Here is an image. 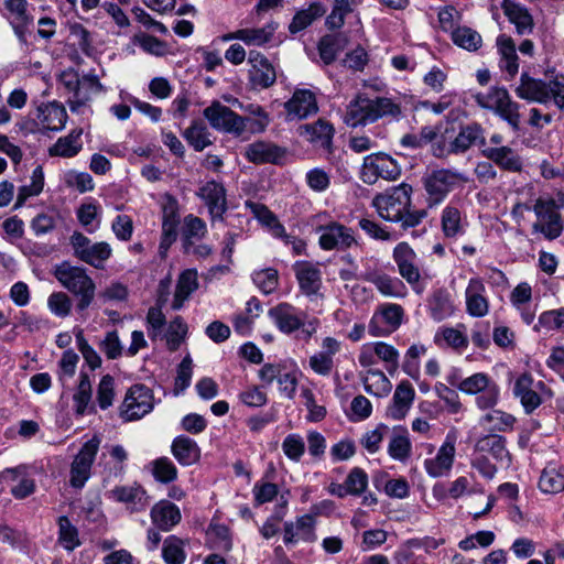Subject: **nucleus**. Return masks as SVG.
<instances>
[{
  "label": "nucleus",
  "mask_w": 564,
  "mask_h": 564,
  "mask_svg": "<svg viewBox=\"0 0 564 564\" xmlns=\"http://www.w3.org/2000/svg\"><path fill=\"white\" fill-rule=\"evenodd\" d=\"M171 452L175 459L183 466H191L199 460L200 448L188 436H176L171 445Z\"/></svg>",
  "instance_id": "32"
},
{
  "label": "nucleus",
  "mask_w": 564,
  "mask_h": 564,
  "mask_svg": "<svg viewBox=\"0 0 564 564\" xmlns=\"http://www.w3.org/2000/svg\"><path fill=\"white\" fill-rule=\"evenodd\" d=\"M26 468L18 466L14 468H7L2 471L3 480L19 482L11 488V494L17 499H24L32 495L35 490V482L32 478L25 477Z\"/></svg>",
  "instance_id": "37"
},
{
  "label": "nucleus",
  "mask_w": 564,
  "mask_h": 564,
  "mask_svg": "<svg viewBox=\"0 0 564 564\" xmlns=\"http://www.w3.org/2000/svg\"><path fill=\"white\" fill-rule=\"evenodd\" d=\"M170 284H161L158 291L156 304L149 308L145 316V327L148 335L152 341L163 338V329L166 325V317L162 312V307L169 300Z\"/></svg>",
  "instance_id": "18"
},
{
  "label": "nucleus",
  "mask_w": 564,
  "mask_h": 564,
  "mask_svg": "<svg viewBox=\"0 0 564 564\" xmlns=\"http://www.w3.org/2000/svg\"><path fill=\"white\" fill-rule=\"evenodd\" d=\"M69 39L73 44L76 45L82 53L90 56L94 51L93 37L90 32L80 23L74 22L69 26Z\"/></svg>",
  "instance_id": "61"
},
{
  "label": "nucleus",
  "mask_w": 564,
  "mask_h": 564,
  "mask_svg": "<svg viewBox=\"0 0 564 564\" xmlns=\"http://www.w3.org/2000/svg\"><path fill=\"white\" fill-rule=\"evenodd\" d=\"M182 135L186 142L198 152L213 143L210 140V132L206 124L199 120L192 121L191 126L184 130Z\"/></svg>",
  "instance_id": "48"
},
{
  "label": "nucleus",
  "mask_w": 564,
  "mask_h": 564,
  "mask_svg": "<svg viewBox=\"0 0 564 564\" xmlns=\"http://www.w3.org/2000/svg\"><path fill=\"white\" fill-rule=\"evenodd\" d=\"M300 540L313 542L316 540L315 520L311 514L299 517L295 521H288L283 527V542L295 544Z\"/></svg>",
  "instance_id": "22"
},
{
  "label": "nucleus",
  "mask_w": 564,
  "mask_h": 564,
  "mask_svg": "<svg viewBox=\"0 0 564 564\" xmlns=\"http://www.w3.org/2000/svg\"><path fill=\"white\" fill-rule=\"evenodd\" d=\"M282 452L290 460L299 463L305 453L304 438L297 433H291L285 436L282 444Z\"/></svg>",
  "instance_id": "62"
},
{
  "label": "nucleus",
  "mask_w": 564,
  "mask_h": 564,
  "mask_svg": "<svg viewBox=\"0 0 564 564\" xmlns=\"http://www.w3.org/2000/svg\"><path fill=\"white\" fill-rule=\"evenodd\" d=\"M516 94L519 98L530 102L547 104L550 101V82L535 79L527 73H522Z\"/></svg>",
  "instance_id": "23"
},
{
  "label": "nucleus",
  "mask_w": 564,
  "mask_h": 564,
  "mask_svg": "<svg viewBox=\"0 0 564 564\" xmlns=\"http://www.w3.org/2000/svg\"><path fill=\"white\" fill-rule=\"evenodd\" d=\"M481 154L506 172L520 173L523 169L521 155L510 147H487Z\"/></svg>",
  "instance_id": "21"
},
{
  "label": "nucleus",
  "mask_w": 564,
  "mask_h": 564,
  "mask_svg": "<svg viewBox=\"0 0 564 564\" xmlns=\"http://www.w3.org/2000/svg\"><path fill=\"white\" fill-rule=\"evenodd\" d=\"M401 113L400 105L391 98L358 93L346 108L344 122L351 128L365 127L386 117L399 119Z\"/></svg>",
  "instance_id": "1"
},
{
  "label": "nucleus",
  "mask_w": 564,
  "mask_h": 564,
  "mask_svg": "<svg viewBox=\"0 0 564 564\" xmlns=\"http://www.w3.org/2000/svg\"><path fill=\"white\" fill-rule=\"evenodd\" d=\"M412 452V443L405 427L394 429L393 434L389 441L388 454L389 456L399 462H405Z\"/></svg>",
  "instance_id": "42"
},
{
  "label": "nucleus",
  "mask_w": 564,
  "mask_h": 564,
  "mask_svg": "<svg viewBox=\"0 0 564 564\" xmlns=\"http://www.w3.org/2000/svg\"><path fill=\"white\" fill-rule=\"evenodd\" d=\"M412 186L401 183L382 194L375 196L372 206L377 209L379 216L388 221H399L402 213L411 206Z\"/></svg>",
  "instance_id": "5"
},
{
  "label": "nucleus",
  "mask_w": 564,
  "mask_h": 564,
  "mask_svg": "<svg viewBox=\"0 0 564 564\" xmlns=\"http://www.w3.org/2000/svg\"><path fill=\"white\" fill-rule=\"evenodd\" d=\"M240 108L249 115L247 117H243V120L246 122L245 133H262L267 129L270 119L269 115L261 106L257 104H249L247 106L240 105Z\"/></svg>",
  "instance_id": "46"
},
{
  "label": "nucleus",
  "mask_w": 564,
  "mask_h": 564,
  "mask_svg": "<svg viewBox=\"0 0 564 564\" xmlns=\"http://www.w3.org/2000/svg\"><path fill=\"white\" fill-rule=\"evenodd\" d=\"M187 334V325L183 321L181 316L174 317L165 332L163 334V337L166 340V346L169 350L175 351L181 346L182 341L184 340L185 336Z\"/></svg>",
  "instance_id": "60"
},
{
  "label": "nucleus",
  "mask_w": 564,
  "mask_h": 564,
  "mask_svg": "<svg viewBox=\"0 0 564 564\" xmlns=\"http://www.w3.org/2000/svg\"><path fill=\"white\" fill-rule=\"evenodd\" d=\"M58 542L67 551L80 545L77 528L64 516L58 518Z\"/></svg>",
  "instance_id": "59"
},
{
  "label": "nucleus",
  "mask_w": 564,
  "mask_h": 564,
  "mask_svg": "<svg viewBox=\"0 0 564 564\" xmlns=\"http://www.w3.org/2000/svg\"><path fill=\"white\" fill-rule=\"evenodd\" d=\"M465 325L456 327H441L434 335V343L440 347H451L456 350H464L468 346L467 335L464 333Z\"/></svg>",
  "instance_id": "39"
},
{
  "label": "nucleus",
  "mask_w": 564,
  "mask_h": 564,
  "mask_svg": "<svg viewBox=\"0 0 564 564\" xmlns=\"http://www.w3.org/2000/svg\"><path fill=\"white\" fill-rule=\"evenodd\" d=\"M203 116L209 122L210 127L217 131L231 134L236 138L245 134L246 122L243 117L218 100H214L206 107L203 110Z\"/></svg>",
  "instance_id": "9"
},
{
  "label": "nucleus",
  "mask_w": 564,
  "mask_h": 564,
  "mask_svg": "<svg viewBox=\"0 0 564 564\" xmlns=\"http://www.w3.org/2000/svg\"><path fill=\"white\" fill-rule=\"evenodd\" d=\"M54 274L58 282H91L84 268L72 265L69 262L57 265Z\"/></svg>",
  "instance_id": "63"
},
{
  "label": "nucleus",
  "mask_w": 564,
  "mask_h": 564,
  "mask_svg": "<svg viewBox=\"0 0 564 564\" xmlns=\"http://www.w3.org/2000/svg\"><path fill=\"white\" fill-rule=\"evenodd\" d=\"M533 210L536 215V221L533 224L534 231L543 234L550 240L561 236L563 221L553 198L536 199Z\"/></svg>",
  "instance_id": "10"
},
{
  "label": "nucleus",
  "mask_w": 564,
  "mask_h": 564,
  "mask_svg": "<svg viewBox=\"0 0 564 564\" xmlns=\"http://www.w3.org/2000/svg\"><path fill=\"white\" fill-rule=\"evenodd\" d=\"M151 520L162 531H170L181 521L178 507L169 500H160L151 509Z\"/></svg>",
  "instance_id": "29"
},
{
  "label": "nucleus",
  "mask_w": 564,
  "mask_h": 564,
  "mask_svg": "<svg viewBox=\"0 0 564 564\" xmlns=\"http://www.w3.org/2000/svg\"><path fill=\"white\" fill-rule=\"evenodd\" d=\"M415 391L410 382H400L393 393L391 404L387 408V416L392 420H403L409 413Z\"/></svg>",
  "instance_id": "25"
},
{
  "label": "nucleus",
  "mask_w": 564,
  "mask_h": 564,
  "mask_svg": "<svg viewBox=\"0 0 564 564\" xmlns=\"http://www.w3.org/2000/svg\"><path fill=\"white\" fill-rule=\"evenodd\" d=\"M154 479L162 484H169L177 478V468L169 457H160L150 463Z\"/></svg>",
  "instance_id": "57"
},
{
  "label": "nucleus",
  "mask_w": 564,
  "mask_h": 564,
  "mask_svg": "<svg viewBox=\"0 0 564 564\" xmlns=\"http://www.w3.org/2000/svg\"><path fill=\"white\" fill-rule=\"evenodd\" d=\"M91 383L87 373L82 372L76 392L73 395L74 410L77 415L94 413L95 408L91 404Z\"/></svg>",
  "instance_id": "43"
},
{
  "label": "nucleus",
  "mask_w": 564,
  "mask_h": 564,
  "mask_svg": "<svg viewBox=\"0 0 564 564\" xmlns=\"http://www.w3.org/2000/svg\"><path fill=\"white\" fill-rule=\"evenodd\" d=\"M510 97L508 90L503 87H491L487 93H477L474 98L476 104L487 110L496 113L505 101Z\"/></svg>",
  "instance_id": "51"
},
{
  "label": "nucleus",
  "mask_w": 564,
  "mask_h": 564,
  "mask_svg": "<svg viewBox=\"0 0 564 564\" xmlns=\"http://www.w3.org/2000/svg\"><path fill=\"white\" fill-rule=\"evenodd\" d=\"M285 155V148L262 140L248 144L245 150L246 159L254 164H281Z\"/></svg>",
  "instance_id": "19"
},
{
  "label": "nucleus",
  "mask_w": 564,
  "mask_h": 564,
  "mask_svg": "<svg viewBox=\"0 0 564 564\" xmlns=\"http://www.w3.org/2000/svg\"><path fill=\"white\" fill-rule=\"evenodd\" d=\"M449 384L466 394L475 395L476 405L480 410L495 408L500 399V388L487 373L476 372L459 382L449 379Z\"/></svg>",
  "instance_id": "4"
},
{
  "label": "nucleus",
  "mask_w": 564,
  "mask_h": 564,
  "mask_svg": "<svg viewBox=\"0 0 564 564\" xmlns=\"http://www.w3.org/2000/svg\"><path fill=\"white\" fill-rule=\"evenodd\" d=\"M535 330L545 329L551 330H564V308L550 310L543 312L538 324L534 326Z\"/></svg>",
  "instance_id": "64"
},
{
  "label": "nucleus",
  "mask_w": 564,
  "mask_h": 564,
  "mask_svg": "<svg viewBox=\"0 0 564 564\" xmlns=\"http://www.w3.org/2000/svg\"><path fill=\"white\" fill-rule=\"evenodd\" d=\"M365 390L375 397L382 398L390 393L392 383L386 373L373 367L369 368L362 378Z\"/></svg>",
  "instance_id": "45"
},
{
  "label": "nucleus",
  "mask_w": 564,
  "mask_h": 564,
  "mask_svg": "<svg viewBox=\"0 0 564 564\" xmlns=\"http://www.w3.org/2000/svg\"><path fill=\"white\" fill-rule=\"evenodd\" d=\"M197 195L205 202L213 219L221 218L227 210L226 191L223 184L215 181L203 185Z\"/></svg>",
  "instance_id": "26"
},
{
  "label": "nucleus",
  "mask_w": 564,
  "mask_h": 564,
  "mask_svg": "<svg viewBox=\"0 0 564 564\" xmlns=\"http://www.w3.org/2000/svg\"><path fill=\"white\" fill-rule=\"evenodd\" d=\"M82 129H73L67 135L61 137L48 149L51 156L74 158L83 149Z\"/></svg>",
  "instance_id": "36"
},
{
  "label": "nucleus",
  "mask_w": 564,
  "mask_h": 564,
  "mask_svg": "<svg viewBox=\"0 0 564 564\" xmlns=\"http://www.w3.org/2000/svg\"><path fill=\"white\" fill-rule=\"evenodd\" d=\"M403 310L397 304L381 305L369 321L368 332L373 337H386L402 324Z\"/></svg>",
  "instance_id": "13"
},
{
  "label": "nucleus",
  "mask_w": 564,
  "mask_h": 564,
  "mask_svg": "<svg viewBox=\"0 0 564 564\" xmlns=\"http://www.w3.org/2000/svg\"><path fill=\"white\" fill-rule=\"evenodd\" d=\"M100 440L97 436L84 443L74 457L69 470V484L73 488L82 489L91 475V467L98 453Z\"/></svg>",
  "instance_id": "12"
},
{
  "label": "nucleus",
  "mask_w": 564,
  "mask_h": 564,
  "mask_svg": "<svg viewBox=\"0 0 564 564\" xmlns=\"http://www.w3.org/2000/svg\"><path fill=\"white\" fill-rule=\"evenodd\" d=\"M154 409V395L144 384H133L119 406V416L124 422L138 421Z\"/></svg>",
  "instance_id": "8"
},
{
  "label": "nucleus",
  "mask_w": 564,
  "mask_h": 564,
  "mask_svg": "<svg viewBox=\"0 0 564 564\" xmlns=\"http://www.w3.org/2000/svg\"><path fill=\"white\" fill-rule=\"evenodd\" d=\"M358 362L362 368H371L381 362L387 372L393 376L400 366V352L386 341H370L360 347Z\"/></svg>",
  "instance_id": "7"
},
{
  "label": "nucleus",
  "mask_w": 564,
  "mask_h": 564,
  "mask_svg": "<svg viewBox=\"0 0 564 564\" xmlns=\"http://www.w3.org/2000/svg\"><path fill=\"white\" fill-rule=\"evenodd\" d=\"M532 291L529 284H518L511 292V303L520 311L523 322L530 325L535 316L534 310L530 307Z\"/></svg>",
  "instance_id": "47"
},
{
  "label": "nucleus",
  "mask_w": 564,
  "mask_h": 564,
  "mask_svg": "<svg viewBox=\"0 0 564 564\" xmlns=\"http://www.w3.org/2000/svg\"><path fill=\"white\" fill-rule=\"evenodd\" d=\"M347 39L344 34H327L318 42V54L325 65L332 64L338 53L346 46Z\"/></svg>",
  "instance_id": "44"
},
{
  "label": "nucleus",
  "mask_w": 564,
  "mask_h": 564,
  "mask_svg": "<svg viewBox=\"0 0 564 564\" xmlns=\"http://www.w3.org/2000/svg\"><path fill=\"white\" fill-rule=\"evenodd\" d=\"M401 166L384 152L368 154L364 158L359 177L367 185L376 184L380 178L395 181L401 175Z\"/></svg>",
  "instance_id": "6"
},
{
  "label": "nucleus",
  "mask_w": 564,
  "mask_h": 564,
  "mask_svg": "<svg viewBox=\"0 0 564 564\" xmlns=\"http://www.w3.org/2000/svg\"><path fill=\"white\" fill-rule=\"evenodd\" d=\"M276 29L275 22H269L262 28L242 29V42L249 46H263L272 40Z\"/></svg>",
  "instance_id": "53"
},
{
  "label": "nucleus",
  "mask_w": 564,
  "mask_h": 564,
  "mask_svg": "<svg viewBox=\"0 0 564 564\" xmlns=\"http://www.w3.org/2000/svg\"><path fill=\"white\" fill-rule=\"evenodd\" d=\"M466 307L469 315L482 317L488 313L489 304L484 295L482 284H469L466 289Z\"/></svg>",
  "instance_id": "49"
},
{
  "label": "nucleus",
  "mask_w": 564,
  "mask_h": 564,
  "mask_svg": "<svg viewBox=\"0 0 564 564\" xmlns=\"http://www.w3.org/2000/svg\"><path fill=\"white\" fill-rule=\"evenodd\" d=\"M457 438V431H449L435 456L424 459L423 466L430 477L440 478L449 475L455 462Z\"/></svg>",
  "instance_id": "11"
},
{
  "label": "nucleus",
  "mask_w": 564,
  "mask_h": 564,
  "mask_svg": "<svg viewBox=\"0 0 564 564\" xmlns=\"http://www.w3.org/2000/svg\"><path fill=\"white\" fill-rule=\"evenodd\" d=\"M475 449L480 453L489 452L497 460L510 463V454L506 447V438L499 434H488L477 440Z\"/></svg>",
  "instance_id": "41"
},
{
  "label": "nucleus",
  "mask_w": 564,
  "mask_h": 564,
  "mask_svg": "<svg viewBox=\"0 0 564 564\" xmlns=\"http://www.w3.org/2000/svg\"><path fill=\"white\" fill-rule=\"evenodd\" d=\"M426 354V347L422 344L411 345L404 354L403 371L412 379L417 380L420 376V359Z\"/></svg>",
  "instance_id": "58"
},
{
  "label": "nucleus",
  "mask_w": 564,
  "mask_h": 564,
  "mask_svg": "<svg viewBox=\"0 0 564 564\" xmlns=\"http://www.w3.org/2000/svg\"><path fill=\"white\" fill-rule=\"evenodd\" d=\"M9 21L21 44H26L33 17L28 11L26 0H6Z\"/></svg>",
  "instance_id": "20"
},
{
  "label": "nucleus",
  "mask_w": 564,
  "mask_h": 564,
  "mask_svg": "<svg viewBox=\"0 0 564 564\" xmlns=\"http://www.w3.org/2000/svg\"><path fill=\"white\" fill-rule=\"evenodd\" d=\"M393 258L399 267V272L406 282H419L420 272L416 265V254L405 242L397 245Z\"/></svg>",
  "instance_id": "28"
},
{
  "label": "nucleus",
  "mask_w": 564,
  "mask_h": 564,
  "mask_svg": "<svg viewBox=\"0 0 564 564\" xmlns=\"http://www.w3.org/2000/svg\"><path fill=\"white\" fill-rule=\"evenodd\" d=\"M36 119L42 129L59 131L65 127L67 112L58 102L42 104L36 108Z\"/></svg>",
  "instance_id": "27"
},
{
  "label": "nucleus",
  "mask_w": 564,
  "mask_h": 564,
  "mask_svg": "<svg viewBox=\"0 0 564 564\" xmlns=\"http://www.w3.org/2000/svg\"><path fill=\"white\" fill-rule=\"evenodd\" d=\"M539 488L545 494H558L564 490V473L555 466H546L540 477Z\"/></svg>",
  "instance_id": "54"
},
{
  "label": "nucleus",
  "mask_w": 564,
  "mask_h": 564,
  "mask_svg": "<svg viewBox=\"0 0 564 564\" xmlns=\"http://www.w3.org/2000/svg\"><path fill=\"white\" fill-rule=\"evenodd\" d=\"M501 8L509 21L516 25L519 34H527L532 31V17L523 6L512 0H502Z\"/></svg>",
  "instance_id": "35"
},
{
  "label": "nucleus",
  "mask_w": 564,
  "mask_h": 564,
  "mask_svg": "<svg viewBox=\"0 0 564 564\" xmlns=\"http://www.w3.org/2000/svg\"><path fill=\"white\" fill-rule=\"evenodd\" d=\"M476 143H479L480 145L486 144V140L482 135V129L477 123L468 124L462 128L456 138L451 142L449 151L455 154L464 153Z\"/></svg>",
  "instance_id": "38"
},
{
  "label": "nucleus",
  "mask_w": 564,
  "mask_h": 564,
  "mask_svg": "<svg viewBox=\"0 0 564 564\" xmlns=\"http://www.w3.org/2000/svg\"><path fill=\"white\" fill-rule=\"evenodd\" d=\"M479 419V424L482 429L490 432L491 434L508 433L514 429L517 417L508 412L500 409H488Z\"/></svg>",
  "instance_id": "30"
},
{
  "label": "nucleus",
  "mask_w": 564,
  "mask_h": 564,
  "mask_svg": "<svg viewBox=\"0 0 564 564\" xmlns=\"http://www.w3.org/2000/svg\"><path fill=\"white\" fill-rule=\"evenodd\" d=\"M268 315L281 333L290 335L299 332L297 338L306 343L319 327L316 317H310L304 311L288 303L270 308Z\"/></svg>",
  "instance_id": "2"
},
{
  "label": "nucleus",
  "mask_w": 564,
  "mask_h": 564,
  "mask_svg": "<svg viewBox=\"0 0 564 564\" xmlns=\"http://www.w3.org/2000/svg\"><path fill=\"white\" fill-rule=\"evenodd\" d=\"M544 390V382L535 381L529 373L519 376L513 386V394L519 399L527 414L532 413L541 405V392Z\"/></svg>",
  "instance_id": "14"
},
{
  "label": "nucleus",
  "mask_w": 564,
  "mask_h": 564,
  "mask_svg": "<svg viewBox=\"0 0 564 564\" xmlns=\"http://www.w3.org/2000/svg\"><path fill=\"white\" fill-rule=\"evenodd\" d=\"M359 4L358 0H334L330 14L326 18V26L330 30L340 29L345 24V18Z\"/></svg>",
  "instance_id": "55"
},
{
  "label": "nucleus",
  "mask_w": 564,
  "mask_h": 564,
  "mask_svg": "<svg viewBox=\"0 0 564 564\" xmlns=\"http://www.w3.org/2000/svg\"><path fill=\"white\" fill-rule=\"evenodd\" d=\"M451 39L455 45L468 52H476L482 44L481 35L468 26H457L454 29Z\"/></svg>",
  "instance_id": "52"
},
{
  "label": "nucleus",
  "mask_w": 564,
  "mask_h": 564,
  "mask_svg": "<svg viewBox=\"0 0 564 564\" xmlns=\"http://www.w3.org/2000/svg\"><path fill=\"white\" fill-rule=\"evenodd\" d=\"M441 226L446 238H456L466 232L468 221L458 207L448 204L442 210Z\"/></svg>",
  "instance_id": "31"
},
{
  "label": "nucleus",
  "mask_w": 564,
  "mask_h": 564,
  "mask_svg": "<svg viewBox=\"0 0 564 564\" xmlns=\"http://www.w3.org/2000/svg\"><path fill=\"white\" fill-rule=\"evenodd\" d=\"M318 243L323 250L347 249L356 243L352 230L337 221L319 226Z\"/></svg>",
  "instance_id": "15"
},
{
  "label": "nucleus",
  "mask_w": 564,
  "mask_h": 564,
  "mask_svg": "<svg viewBox=\"0 0 564 564\" xmlns=\"http://www.w3.org/2000/svg\"><path fill=\"white\" fill-rule=\"evenodd\" d=\"M429 311L431 317L436 322H442L453 316L455 312L453 294L445 289L435 291L429 301Z\"/></svg>",
  "instance_id": "34"
},
{
  "label": "nucleus",
  "mask_w": 564,
  "mask_h": 564,
  "mask_svg": "<svg viewBox=\"0 0 564 564\" xmlns=\"http://www.w3.org/2000/svg\"><path fill=\"white\" fill-rule=\"evenodd\" d=\"M184 541L175 535L165 539L162 549V557L166 564H184L186 553Z\"/></svg>",
  "instance_id": "56"
},
{
  "label": "nucleus",
  "mask_w": 564,
  "mask_h": 564,
  "mask_svg": "<svg viewBox=\"0 0 564 564\" xmlns=\"http://www.w3.org/2000/svg\"><path fill=\"white\" fill-rule=\"evenodd\" d=\"M290 119H305L317 112L315 95L308 89H297L284 105Z\"/></svg>",
  "instance_id": "24"
},
{
  "label": "nucleus",
  "mask_w": 564,
  "mask_h": 564,
  "mask_svg": "<svg viewBox=\"0 0 564 564\" xmlns=\"http://www.w3.org/2000/svg\"><path fill=\"white\" fill-rule=\"evenodd\" d=\"M422 182L427 194V205L434 207L440 205L456 187L467 183L468 177L455 170L437 169L426 173Z\"/></svg>",
  "instance_id": "3"
},
{
  "label": "nucleus",
  "mask_w": 564,
  "mask_h": 564,
  "mask_svg": "<svg viewBox=\"0 0 564 564\" xmlns=\"http://www.w3.org/2000/svg\"><path fill=\"white\" fill-rule=\"evenodd\" d=\"M249 82L253 88H269L276 80V73L270 61L260 52L250 51L248 55Z\"/></svg>",
  "instance_id": "16"
},
{
  "label": "nucleus",
  "mask_w": 564,
  "mask_h": 564,
  "mask_svg": "<svg viewBox=\"0 0 564 564\" xmlns=\"http://www.w3.org/2000/svg\"><path fill=\"white\" fill-rule=\"evenodd\" d=\"M326 12L323 4L318 2L311 3L307 9L296 12L293 17L289 31L295 34L307 26H310L317 18H321Z\"/></svg>",
  "instance_id": "50"
},
{
  "label": "nucleus",
  "mask_w": 564,
  "mask_h": 564,
  "mask_svg": "<svg viewBox=\"0 0 564 564\" xmlns=\"http://www.w3.org/2000/svg\"><path fill=\"white\" fill-rule=\"evenodd\" d=\"M497 48L500 55L499 66L513 77L519 70L518 55L514 42L511 37L502 34L497 37Z\"/></svg>",
  "instance_id": "40"
},
{
  "label": "nucleus",
  "mask_w": 564,
  "mask_h": 564,
  "mask_svg": "<svg viewBox=\"0 0 564 564\" xmlns=\"http://www.w3.org/2000/svg\"><path fill=\"white\" fill-rule=\"evenodd\" d=\"M108 498L124 503L131 512L145 510L149 505V497L145 489L139 484L117 486L108 491Z\"/></svg>",
  "instance_id": "17"
},
{
  "label": "nucleus",
  "mask_w": 564,
  "mask_h": 564,
  "mask_svg": "<svg viewBox=\"0 0 564 564\" xmlns=\"http://www.w3.org/2000/svg\"><path fill=\"white\" fill-rule=\"evenodd\" d=\"M300 130L301 135L306 137L311 143L327 150L330 148L334 128L328 121L318 119L314 123L302 126Z\"/></svg>",
  "instance_id": "33"
}]
</instances>
